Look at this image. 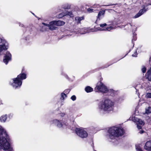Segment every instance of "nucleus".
I'll list each match as a JSON object with an SVG mask.
<instances>
[{"instance_id":"obj_1","label":"nucleus","mask_w":151,"mask_h":151,"mask_svg":"<svg viewBox=\"0 0 151 151\" xmlns=\"http://www.w3.org/2000/svg\"><path fill=\"white\" fill-rule=\"evenodd\" d=\"M10 138L6 132L0 126V150L12 151L13 149L11 147L9 142Z\"/></svg>"},{"instance_id":"obj_2","label":"nucleus","mask_w":151,"mask_h":151,"mask_svg":"<svg viewBox=\"0 0 151 151\" xmlns=\"http://www.w3.org/2000/svg\"><path fill=\"white\" fill-rule=\"evenodd\" d=\"M108 132L109 138L113 139L115 137L122 136L124 135V129L122 127L113 126L109 129Z\"/></svg>"},{"instance_id":"obj_3","label":"nucleus","mask_w":151,"mask_h":151,"mask_svg":"<svg viewBox=\"0 0 151 151\" xmlns=\"http://www.w3.org/2000/svg\"><path fill=\"white\" fill-rule=\"evenodd\" d=\"M114 103L109 99H106L101 104L100 108L105 111H109L113 109Z\"/></svg>"},{"instance_id":"obj_4","label":"nucleus","mask_w":151,"mask_h":151,"mask_svg":"<svg viewBox=\"0 0 151 151\" xmlns=\"http://www.w3.org/2000/svg\"><path fill=\"white\" fill-rule=\"evenodd\" d=\"M26 78V74L21 73L17 76V78L13 79V82L12 84V86L16 88L20 87L22 83V80L25 79Z\"/></svg>"},{"instance_id":"obj_5","label":"nucleus","mask_w":151,"mask_h":151,"mask_svg":"<svg viewBox=\"0 0 151 151\" xmlns=\"http://www.w3.org/2000/svg\"><path fill=\"white\" fill-rule=\"evenodd\" d=\"M95 90L104 93H107V88L102 82H98L96 84Z\"/></svg>"},{"instance_id":"obj_6","label":"nucleus","mask_w":151,"mask_h":151,"mask_svg":"<svg viewBox=\"0 0 151 151\" xmlns=\"http://www.w3.org/2000/svg\"><path fill=\"white\" fill-rule=\"evenodd\" d=\"M75 132L77 135L82 138H86L88 136L87 132L83 129L77 128L76 129Z\"/></svg>"},{"instance_id":"obj_7","label":"nucleus","mask_w":151,"mask_h":151,"mask_svg":"<svg viewBox=\"0 0 151 151\" xmlns=\"http://www.w3.org/2000/svg\"><path fill=\"white\" fill-rule=\"evenodd\" d=\"M52 123L56 125L58 127H61L63 126H67L68 125V123L65 121L59 120L57 119H55L52 121Z\"/></svg>"},{"instance_id":"obj_8","label":"nucleus","mask_w":151,"mask_h":151,"mask_svg":"<svg viewBox=\"0 0 151 151\" xmlns=\"http://www.w3.org/2000/svg\"><path fill=\"white\" fill-rule=\"evenodd\" d=\"M12 55L9 51H7L4 53L3 61L6 64H7L9 61L11 60Z\"/></svg>"},{"instance_id":"obj_9","label":"nucleus","mask_w":151,"mask_h":151,"mask_svg":"<svg viewBox=\"0 0 151 151\" xmlns=\"http://www.w3.org/2000/svg\"><path fill=\"white\" fill-rule=\"evenodd\" d=\"M142 8L140 9L139 12L134 16V18H136L139 17L148 10V8L147 5H143L142 6Z\"/></svg>"},{"instance_id":"obj_10","label":"nucleus","mask_w":151,"mask_h":151,"mask_svg":"<svg viewBox=\"0 0 151 151\" xmlns=\"http://www.w3.org/2000/svg\"><path fill=\"white\" fill-rule=\"evenodd\" d=\"M42 24L48 27L49 29L51 30H56L57 28V27L55 26V24L53 21L50 22L49 24H46L44 23H42Z\"/></svg>"},{"instance_id":"obj_11","label":"nucleus","mask_w":151,"mask_h":151,"mask_svg":"<svg viewBox=\"0 0 151 151\" xmlns=\"http://www.w3.org/2000/svg\"><path fill=\"white\" fill-rule=\"evenodd\" d=\"M105 13V11L103 10L99 12L97 17V19L95 22V23L97 24V20H99L101 19L102 18V17H104Z\"/></svg>"},{"instance_id":"obj_12","label":"nucleus","mask_w":151,"mask_h":151,"mask_svg":"<svg viewBox=\"0 0 151 151\" xmlns=\"http://www.w3.org/2000/svg\"><path fill=\"white\" fill-rule=\"evenodd\" d=\"M137 122V127L138 129H141L142 125H144V123L143 121L140 119H137L136 120Z\"/></svg>"},{"instance_id":"obj_13","label":"nucleus","mask_w":151,"mask_h":151,"mask_svg":"<svg viewBox=\"0 0 151 151\" xmlns=\"http://www.w3.org/2000/svg\"><path fill=\"white\" fill-rule=\"evenodd\" d=\"M144 148L145 150L148 151L151 150V141H147L146 143Z\"/></svg>"},{"instance_id":"obj_14","label":"nucleus","mask_w":151,"mask_h":151,"mask_svg":"<svg viewBox=\"0 0 151 151\" xmlns=\"http://www.w3.org/2000/svg\"><path fill=\"white\" fill-rule=\"evenodd\" d=\"M107 93L109 96H114L117 94V91L112 89H110L109 90L107 89Z\"/></svg>"},{"instance_id":"obj_15","label":"nucleus","mask_w":151,"mask_h":151,"mask_svg":"<svg viewBox=\"0 0 151 151\" xmlns=\"http://www.w3.org/2000/svg\"><path fill=\"white\" fill-rule=\"evenodd\" d=\"M146 78L149 81H151V70L150 69L148 70L145 74Z\"/></svg>"},{"instance_id":"obj_16","label":"nucleus","mask_w":151,"mask_h":151,"mask_svg":"<svg viewBox=\"0 0 151 151\" xmlns=\"http://www.w3.org/2000/svg\"><path fill=\"white\" fill-rule=\"evenodd\" d=\"M55 25L58 26H62L64 24L65 22L62 21H53Z\"/></svg>"},{"instance_id":"obj_17","label":"nucleus","mask_w":151,"mask_h":151,"mask_svg":"<svg viewBox=\"0 0 151 151\" xmlns=\"http://www.w3.org/2000/svg\"><path fill=\"white\" fill-rule=\"evenodd\" d=\"M75 20L77 22L78 24L81 23V21L82 20H83L84 19V16L81 17H75Z\"/></svg>"},{"instance_id":"obj_18","label":"nucleus","mask_w":151,"mask_h":151,"mask_svg":"<svg viewBox=\"0 0 151 151\" xmlns=\"http://www.w3.org/2000/svg\"><path fill=\"white\" fill-rule=\"evenodd\" d=\"M85 90L87 93H90L93 91V88L90 86H87L85 88Z\"/></svg>"},{"instance_id":"obj_19","label":"nucleus","mask_w":151,"mask_h":151,"mask_svg":"<svg viewBox=\"0 0 151 151\" xmlns=\"http://www.w3.org/2000/svg\"><path fill=\"white\" fill-rule=\"evenodd\" d=\"M7 118V115L6 114L0 117V120L1 122H5Z\"/></svg>"},{"instance_id":"obj_20","label":"nucleus","mask_w":151,"mask_h":151,"mask_svg":"<svg viewBox=\"0 0 151 151\" xmlns=\"http://www.w3.org/2000/svg\"><path fill=\"white\" fill-rule=\"evenodd\" d=\"M67 97L66 94H65L64 92L62 93H61V96L60 99L62 100H64L65 98Z\"/></svg>"},{"instance_id":"obj_21","label":"nucleus","mask_w":151,"mask_h":151,"mask_svg":"<svg viewBox=\"0 0 151 151\" xmlns=\"http://www.w3.org/2000/svg\"><path fill=\"white\" fill-rule=\"evenodd\" d=\"M151 113V107L149 106L147 109H145V114H150Z\"/></svg>"},{"instance_id":"obj_22","label":"nucleus","mask_w":151,"mask_h":151,"mask_svg":"<svg viewBox=\"0 0 151 151\" xmlns=\"http://www.w3.org/2000/svg\"><path fill=\"white\" fill-rule=\"evenodd\" d=\"M66 15H67L66 13L62 12L58 15V17L60 18Z\"/></svg>"},{"instance_id":"obj_23","label":"nucleus","mask_w":151,"mask_h":151,"mask_svg":"<svg viewBox=\"0 0 151 151\" xmlns=\"http://www.w3.org/2000/svg\"><path fill=\"white\" fill-rule=\"evenodd\" d=\"M136 149L137 151H143L139 145H136Z\"/></svg>"},{"instance_id":"obj_24","label":"nucleus","mask_w":151,"mask_h":151,"mask_svg":"<svg viewBox=\"0 0 151 151\" xmlns=\"http://www.w3.org/2000/svg\"><path fill=\"white\" fill-rule=\"evenodd\" d=\"M133 39H132V40L135 41L137 39V35L134 32L133 33Z\"/></svg>"},{"instance_id":"obj_25","label":"nucleus","mask_w":151,"mask_h":151,"mask_svg":"<svg viewBox=\"0 0 151 151\" xmlns=\"http://www.w3.org/2000/svg\"><path fill=\"white\" fill-rule=\"evenodd\" d=\"M66 13V14H67V15H69L70 16V17H73V14L72 12H68L67 13Z\"/></svg>"},{"instance_id":"obj_26","label":"nucleus","mask_w":151,"mask_h":151,"mask_svg":"<svg viewBox=\"0 0 151 151\" xmlns=\"http://www.w3.org/2000/svg\"><path fill=\"white\" fill-rule=\"evenodd\" d=\"M70 91V89H67L64 91V92L67 95L69 93Z\"/></svg>"},{"instance_id":"obj_27","label":"nucleus","mask_w":151,"mask_h":151,"mask_svg":"<svg viewBox=\"0 0 151 151\" xmlns=\"http://www.w3.org/2000/svg\"><path fill=\"white\" fill-rule=\"evenodd\" d=\"M146 96L147 98H151V93H147L146 95Z\"/></svg>"},{"instance_id":"obj_28","label":"nucleus","mask_w":151,"mask_h":151,"mask_svg":"<svg viewBox=\"0 0 151 151\" xmlns=\"http://www.w3.org/2000/svg\"><path fill=\"white\" fill-rule=\"evenodd\" d=\"M71 99L73 101H74L76 100V97L75 95H74L72 96L71 97Z\"/></svg>"},{"instance_id":"obj_29","label":"nucleus","mask_w":151,"mask_h":151,"mask_svg":"<svg viewBox=\"0 0 151 151\" xmlns=\"http://www.w3.org/2000/svg\"><path fill=\"white\" fill-rule=\"evenodd\" d=\"M93 9L89 8L87 9V11L89 13H91L93 12Z\"/></svg>"},{"instance_id":"obj_30","label":"nucleus","mask_w":151,"mask_h":151,"mask_svg":"<svg viewBox=\"0 0 151 151\" xmlns=\"http://www.w3.org/2000/svg\"><path fill=\"white\" fill-rule=\"evenodd\" d=\"M142 71L143 73H145L146 70V68L145 67H144L142 68Z\"/></svg>"},{"instance_id":"obj_31","label":"nucleus","mask_w":151,"mask_h":151,"mask_svg":"<svg viewBox=\"0 0 151 151\" xmlns=\"http://www.w3.org/2000/svg\"><path fill=\"white\" fill-rule=\"evenodd\" d=\"M26 71L25 70V68H24V67H23L22 70V71L21 73H25L26 74Z\"/></svg>"},{"instance_id":"obj_32","label":"nucleus","mask_w":151,"mask_h":151,"mask_svg":"<svg viewBox=\"0 0 151 151\" xmlns=\"http://www.w3.org/2000/svg\"><path fill=\"white\" fill-rule=\"evenodd\" d=\"M137 51H136L134 54L132 55V56L133 57H136L137 56Z\"/></svg>"},{"instance_id":"obj_33","label":"nucleus","mask_w":151,"mask_h":151,"mask_svg":"<svg viewBox=\"0 0 151 151\" xmlns=\"http://www.w3.org/2000/svg\"><path fill=\"white\" fill-rule=\"evenodd\" d=\"M100 25L101 27H103L106 26L107 25V24L106 23H104L103 24H101Z\"/></svg>"},{"instance_id":"obj_34","label":"nucleus","mask_w":151,"mask_h":151,"mask_svg":"<svg viewBox=\"0 0 151 151\" xmlns=\"http://www.w3.org/2000/svg\"><path fill=\"white\" fill-rule=\"evenodd\" d=\"M70 8V6H67L66 7H65L64 9H69Z\"/></svg>"},{"instance_id":"obj_35","label":"nucleus","mask_w":151,"mask_h":151,"mask_svg":"<svg viewBox=\"0 0 151 151\" xmlns=\"http://www.w3.org/2000/svg\"><path fill=\"white\" fill-rule=\"evenodd\" d=\"M145 131L144 130H140L139 131V133L140 134H142Z\"/></svg>"},{"instance_id":"obj_36","label":"nucleus","mask_w":151,"mask_h":151,"mask_svg":"<svg viewBox=\"0 0 151 151\" xmlns=\"http://www.w3.org/2000/svg\"><path fill=\"white\" fill-rule=\"evenodd\" d=\"M110 65H107V66H105V67H101V68H99V69H103V68H107V67H108Z\"/></svg>"},{"instance_id":"obj_37","label":"nucleus","mask_w":151,"mask_h":151,"mask_svg":"<svg viewBox=\"0 0 151 151\" xmlns=\"http://www.w3.org/2000/svg\"><path fill=\"white\" fill-rule=\"evenodd\" d=\"M106 29L107 30L109 31L111 29L110 27H106Z\"/></svg>"},{"instance_id":"obj_38","label":"nucleus","mask_w":151,"mask_h":151,"mask_svg":"<svg viewBox=\"0 0 151 151\" xmlns=\"http://www.w3.org/2000/svg\"><path fill=\"white\" fill-rule=\"evenodd\" d=\"M103 80V78L102 77H101L99 79L100 81H99V82H101V81Z\"/></svg>"},{"instance_id":"obj_39","label":"nucleus","mask_w":151,"mask_h":151,"mask_svg":"<svg viewBox=\"0 0 151 151\" xmlns=\"http://www.w3.org/2000/svg\"><path fill=\"white\" fill-rule=\"evenodd\" d=\"M92 147L93 148V149H94V146L93 145L94 144H93V142H92Z\"/></svg>"},{"instance_id":"obj_40","label":"nucleus","mask_w":151,"mask_h":151,"mask_svg":"<svg viewBox=\"0 0 151 151\" xmlns=\"http://www.w3.org/2000/svg\"><path fill=\"white\" fill-rule=\"evenodd\" d=\"M131 50L130 49L129 50V52L126 54V55H125L124 57L126 55H127L128 54V53L130 52Z\"/></svg>"},{"instance_id":"obj_41","label":"nucleus","mask_w":151,"mask_h":151,"mask_svg":"<svg viewBox=\"0 0 151 151\" xmlns=\"http://www.w3.org/2000/svg\"><path fill=\"white\" fill-rule=\"evenodd\" d=\"M32 14L34 16H35V17H37L36 15L34 13H32Z\"/></svg>"},{"instance_id":"obj_42","label":"nucleus","mask_w":151,"mask_h":151,"mask_svg":"<svg viewBox=\"0 0 151 151\" xmlns=\"http://www.w3.org/2000/svg\"><path fill=\"white\" fill-rule=\"evenodd\" d=\"M3 104L2 103H1V101H0V105H1V104Z\"/></svg>"},{"instance_id":"obj_43","label":"nucleus","mask_w":151,"mask_h":151,"mask_svg":"<svg viewBox=\"0 0 151 151\" xmlns=\"http://www.w3.org/2000/svg\"><path fill=\"white\" fill-rule=\"evenodd\" d=\"M129 24L131 25L132 26V25L131 24V23H130Z\"/></svg>"},{"instance_id":"obj_44","label":"nucleus","mask_w":151,"mask_h":151,"mask_svg":"<svg viewBox=\"0 0 151 151\" xmlns=\"http://www.w3.org/2000/svg\"><path fill=\"white\" fill-rule=\"evenodd\" d=\"M94 150V151H96V150Z\"/></svg>"}]
</instances>
